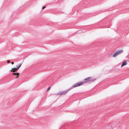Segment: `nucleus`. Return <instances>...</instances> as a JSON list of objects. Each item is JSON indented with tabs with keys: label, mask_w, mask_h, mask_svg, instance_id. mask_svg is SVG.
<instances>
[{
	"label": "nucleus",
	"mask_w": 129,
	"mask_h": 129,
	"mask_svg": "<svg viewBox=\"0 0 129 129\" xmlns=\"http://www.w3.org/2000/svg\"><path fill=\"white\" fill-rule=\"evenodd\" d=\"M11 63L12 64H14V62H11Z\"/></svg>",
	"instance_id": "9b49d317"
},
{
	"label": "nucleus",
	"mask_w": 129,
	"mask_h": 129,
	"mask_svg": "<svg viewBox=\"0 0 129 129\" xmlns=\"http://www.w3.org/2000/svg\"><path fill=\"white\" fill-rule=\"evenodd\" d=\"M83 84V83L82 82H78L75 84V85H73L72 86V87L69 88L68 90L65 91L60 92L56 94V95H58L59 96H60L62 95H65L69 91H70V90L71 89L73 88L81 85H82Z\"/></svg>",
	"instance_id": "f257e3e1"
},
{
	"label": "nucleus",
	"mask_w": 129,
	"mask_h": 129,
	"mask_svg": "<svg viewBox=\"0 0 129 129\" xmlns=\"http://www.w3.org/2000/svg\"><path fill=\"white\" fill-rule=\"evenodd\" d=\"M12 74L13 75L16 76L15 77V79H16L17 78H18V76L19 75V73H13Z\"/></svg>",
	"instance_id": "20e7f679"
},
{
	"label": "nucleus",
	"mask_w": 129,
	"mask_h": 129,
	"mask_svg": "<svg viewBox=\"0 0 129 129\" xmlns=\"http://www.w3.org/2000/svg\"><path fill=\"white\" fill-rule=\"evenodd\" d=\"M21 64H19L18 66H17V69H18L20 67V66H21Z\"/></svg>",
	"instance_id": "0eeeda50"
},
{
	"label": "nucleus",
	"mask_w": 129,
	"mask_h": 129,
	"mask_svg": "<svg viewBox=\"0 0 129 129\" xmlns=\"http://www.w3.org/2000/svg\"><path fill=\"white\" fill-rule=\"evenodd\" d=\"M123 52V51L122 50H120L116 52L113 55V57H116L120 53H122Z\"/></svg>",
	"instance_id": "7ed1b4c3"
},
{
	"label": "nucleus",
	"mask_w": 129,
	"mask_h": 129,
	"mask_svg": "<svg viewBox=\"0 0 129 129\" xmlns=\"http://www.w3.org/2000/svg\"><path fill=\"white\" fill-rule=\"evenodd\" d=\"M10 60H8L7 61V63H10Z\"/></svg>",
	"instance_id": "6e6552de"
},
{
	"label": "nucleus",
	"mask_w": 129,
	"mask_h": 129,
	"mask_svg": "<svg viewBox=\"0 0 129 129\" xmlns=\"http://www.w3.org/2000/svg\"><path fill=\"white\" fill-rule=\"evenodd\" d=\"M46 7V6H44L42 7V8H45Z\"/></svg>",
	"instance_id": "9d476101"
},
{
	"label": "nucleus",
	"mask_w": 129,
	"mask_h": 129,
	"mask_svg": "<svg viewBox=\"0 0 129 129\" xmlns=\"http://www.w3.org/2000/svg\"><path fill=\"white\" fill-rule=\"evenodd\" d=\"M95 79H92V78L91 77H88L84 80V81L82 82L83 83H87L88 82H90L92 81H93L95 80Z\"/></svg>",
	"instance_id": "f03ea898"
},
{
	"label": "nucleus",
	"mask_w": 129,
	"mask_h": 129,
	"mask_svg": "<svg viewBox=\"0 0 129 129\" xmlns=\"http://www.w3.org/2000/svg\"><path fill=\"white\" fill-rule=\"evenodd\" d=\"M18 69H17V68H13L10 71L14 72L16 71Z\"/></svg>",
	"instance_id": "39448f33"
},
{
	"label": "nucleus",
	"mask_w": 129,
	"mask_h": 129,
	"mask_svg": "<svg viewBox=\"0 0 129 129\" xmlns=\"http://www.w3.org/2000/svg\"><path fill=\"white\" fill-rule=\"evenodd\" d=\"M127 63H126V61H123V62L122 63L121 66V67H122L123 66H125V65L127 64Z\"/></svg>",
	"instance_id": "423d86ee"
},
{
	"label": "nucleus",
	"mask_w": 129,
	"mask_h": 129,
	"mask_svg": "<svg viewBox=\"0 0 129 129\" xmlns=\"http://www.w3.org/2000/svg\"><path fill=\"white\" fill-rule=\"evenodd\" d=\"M50 87H48L47 90V91H48V90H49V89H50Z\"/></svg>",
	"instance_id": "1a4fd4ad"
}]
</instances>
